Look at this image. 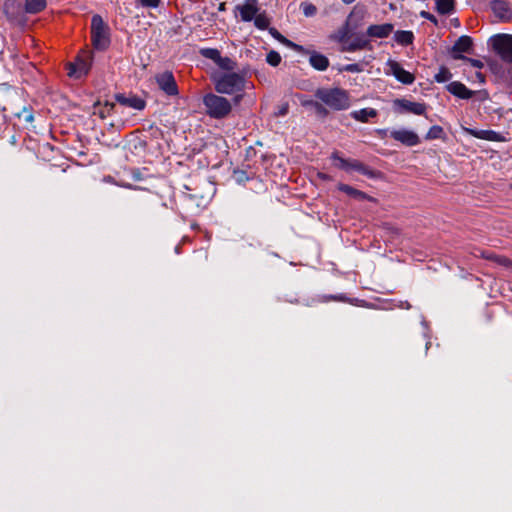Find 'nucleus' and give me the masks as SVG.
Listing matches in <instances>:
<instances>
[{
    "label": "nucleus",
    "mask_w": 512,
    "mask_h": 512,
    "mask_svg": "<svg viewBox=\"0 0 512 512\" xmlns=\"http://www.w3.org/2000/svg\"><path fill=\"white\" fill-rule=\"evenodd\" d=\"M386 74L393 75L399 82L410 85L415 77L409 71H406L397 61L389 59L386 63Z\"/></svg>",
    "instance_id": "nucleus-10"
},
{
    "label": "nucleus",
    "mask_w": 512,
    "mask_h": 512,
    "mask_svg": "<svg viewBox=\"0 0 512 512\" xmlns=\"http://www.w3.org/2000/svg\"><path fill=\"white\" fill-rule=\"evenodd\" d=\"M114 108L113 103H106L105 110L101 112V116L104 117V113H110V111Z\"/></svg>",
    "instance_id": "nucleus-42"
},
{
    "label": "nucleus",
    "mask_w": 512,
    "mask_h": 512,
    "mask_svg": "<svg viewBox=\"0 0 512 512\" xmlns=\"http://www.w3.org/2000/svg\"><path fill=\"white\" fill-rule=\"evenodd\" d=\"M338 189L354 199L371 200V197L368 196L366 193H364L358 189H355L350 185L340 183L338 185Z\"/></svg>",
    "instance_id": "nucleus-22"
},
{
    "label": "nucleus",
    "mask_w": 512,
    "mask_h": 512,
    "mask_svg": "<svg viewBox=\"0 0 512 512\" xmlns=\"http://www.w3.org/2000/svg\"><path fill=\"white\" fill-rule=\"evenodd\" d=\"M91 38L93 46L98 50L106 49L110 43L107 26L99 15L92 17Z\"/></svg>",
    "instance_id": "nucleus-5"
},
{
    "label": "nucleus",
    "mask_w": 512,
    "mask_h": 512,
    "mask_svg": "<svg viewBox=\"0 0 512 512\" xmlns=\"http://www.w3.org/2000/svg\"><path fill=\"white\" fill-rule=\"evenodd\" d=\"M241 98H242V95H240V94H239V95H237V96L234 98L235 103H236V104H238V103L240 102Z\"/></svg>",
    "instance_id": "nucleus-43"
},
{
    "label": "nucleus",
    "mask_w": 512,
    "mask_h": 512,
    "mask_svg": "<svg viewBox=\"0 0 512 512\" xmlns=\"http://www.w3.org/2000/svg\"><path fill=\"white\" fill-rule=\"evenodd\" d=\"M442 135H443V128L441 126L434 125L428 130L425 138L427 140L439 139L442 137Z\"/></svg>",
    "instance_id": "nucleus-30"
},
{
    "label": "nucleus",
    "mask_w": 512,
    "mask_h": 512,
    "mask_svg": "<svg viewBox=\"0 0 512 512\" xmlns=\"http://www.w3.org/2000/svg\"><path fill=\"white\" fill-rule=\"evenodd\" d=\"M491 9L499 20L508 21L512 18V11L509 3L505 0H494L491 2Z\"/></svg>",
    "instance_id": "nucleus-12"
},
{
    "label": "nucleus",
    "mask_w": 512,
    "mask_h": 512,
    "mask_svg": "<svg viewBox=\"0 0 512 512\" xmlns=\"http://www.w3.org/2000/svg\"><path fill=\"white\" fill-rule=\"evenodd\" d=\"M395 41L403 46L409 45L414 40L413 32L406 30H399L394 33Z\"/></svg>",
    "instance_id": "nucleus-26"
},
{
    "label": "nucleus",
    "mask_w": 512,
    "mask_h": 512,
    "mask_svg": "<svg viewBox=\"0 0 512 512\" xmlns=\"http://www.w3.org/2000/svg\"><path fill=\"white\" fill-rule=\"evenodd\" d=\"M390 131L389 129H377L376 130V133L377 135L380 137V138H385L387 137L388 135L390 136Z\"/></svg>",
    "instance_id": "nucleus-41"
},
{
    "label": "nucleus",
    "mask_w": 512,
    "mask_h": 512,
    "mask_svg": "<svg viewBox=\"0 0 512 512\" xmlns=\"http://www.w3.org/2000/svg\"><path fill=\"white\" fill-rule=\"evenodd\" d=\"M369 46V40L363 34L354 36L345 48L346 51L354 52L365 49Z\"/></svg>",
    "instance_id": "nucleus-20"
},
{
    "label": "nucleus",
    "mask_w": 512,
    "mask_h": 512,
    "mask_svg": "<svg viewBox=\"0 0 512 512\" xmlns=\"http://www.w3.org/2000/svg\"><path fill=\"white\" fill-rule=\"evenodd\" d=\"M116 101L122 106L130 107L135 110H143L145 108V101L136 95L116 94Z\"/></svg>",
    "instance_id": "nucleus-14"
},
{
    "label": "nucleus",
    "mask_w": 512,
    "mask_h": 512,
    "mask_svg": "<svg viewBox=\"0 0 512 512\" xmlns=\"http://www.w3.org/2000/svg\"><path fill=\"white\" fill-rule=\"evenodd\" d=\"M331 159L333 160V165L336 168L341 169L347 173L355 171L370 179H375L380 175L379 172L375 171L357 159L343 158L337 151L332 153Z\"/></svg>",
    "instance_id": "nucleus-3"
},
{
    "label": "nucleus",
    "mask_w": 512,
    "mask_h": 512,
    "mask_svg": "<svg viewBox=\"0 0 512 512\" xmlns=\"http://www.w3.org/2000/svg\"><path fill=\"white\" fill-rule=\"evenodd\" d=\"M472 48V39L469 36H461L452 47L454 59H466L462 53H469Z\"/></svg>",
    "instance_id": "nucleus-13"
},
{
    "label": "nucleus",
    "mask_w": 512,
    "mask_h": 512,
    "mask_svg": "<svg viewBox=\"0 0 512 512\" xmlns=\"http://www.w3.org/2000/svg\"><path fill=\"white\" fill-rule=\"evenodd\" d=\"M489 45L503 61L512 62V35H494L489 39Z\"/></svg>",
    "instance_id": "nucleus-6"
},
{
    "label": "nucleus",
    "mask_w": 512,
    "mask_h": 512,
    "mask_svg": "<svg viewBox=\"0 0 512 512\" xmlns=\"http://www.w3.org/2000/svg\"><path fill=\"white\" fill-rule=\"evenodd\" d=\"M269 33L270 35L280 41L281 43H283L285 46L293 49L294 51L296 52H305V48L301 45H298L290 40H288L287 38H285L276 28H270L269 29Z\"/></svg>",
    "instance_id": "nucleus-21"
},
{
    "label": "nucleus",
    "mask_w": 512,
    "mask_h": 512,
    "mask_svg": "<svg viewBox=\"0 0 512 512\" xmlns=\"http://www.w3.org/2000/svg\"><path fill=\"white\" fill-rule=\"evenodd\" d=\"M91 67V55L88 52H83L79 55L74 63L68 66V75L74 78H80L86 75Z\"/></svg>",
    "instance_id": "nucleus-9"
},
{
    "label": "nucleus",
    "mask_w": 512,
    "mask_h": 512,
    "mask_svg": "<svg viewBox=\"0 0 512 512\" xmlns=\"http://www.w3.org/2000/svg\"><path fill=\"white\" fill-rule=\"evenodd\" d=\"M305 105L313 106L319 114H326L327 113L326 109L321 104H319L318 102L308 101V102L305 103Z\"/></svg>",
    "instance_id": "nucleus-37"
},
{
    "label": "nucleus",
    "mask_w": 512,
    "mask_h": 512,
    "mask_svg": "<svg viewBox=\"0 0 512 512\" xmlns=\"http://www.w3.org/2000/svg\"><path fill=\"white\" fill-rule=\"evenodd\" d=\"M447 90L460 99H470L474 95V91L468 89L463 83L454 81L448 84Z\"/></svg>",
    "instance_id": "nucleus-19"
},
{
    "label": "nucleus",
    "mask_w": 512,
    "mask_h": 512,
    "mask_svg": "<svg viewBox=\"0 0 512 512\" xmlns=\"http://www.w3.org/2000/svg\"><path fill=\"white\" fill-rule=\"evenodd\" d=\"M451 78V73L445 69V68H442L436 75H435V80L438 82V83H443V82H446L448 81L449 79Z\"/></svg>",
    "instance_id": "nucleus-35"
},
{
    "label": "nucleus",
    "mask_w": 512,
    "mask_h": 512,
    "mask_svg": "<svg viewBox=\"0 0 512 512\" xmlns=\"http://www.w3.org/2000/svg\"><path fill=\"white\" fill-rule=\"evenodd\" d=\"M161 0H136V5L143 8L155 9L160 5Z\"/></svg>",
    "instance_id": "nucleus-33"
},
{
    "label": "nucleus",
    "mask_w": 512,
    "mask_h": 512,
    "mask_svg": "<svg viewBox=\"0 0 512 512\" xmlns=\"http://www.w3.org/2000/svg\"><path fill=\"white\" fill-rule=\"evenodd\" d=\"M286 113V109H281L280 114L284 115Z\"/></svg>",
    "instance_id": "nucleus-45"
},
{
    "label": "nucleus",
    "mask_w": 512,
    "mask_h": 512,
    "mask_svg": "<svg viewBox=\"0 0 512 512\" xmlns=\"http://www.w3.org/2000/svg\"><path fill=\"white\" fill-rule=\"evenodd\" d=\"M465 132L469 135L478 138L483 139L487 141H502L503 137L500 133L493 131V130H477V129H471V128H464Z\"/></svg>",
    "instance_id": "nucleus-18"
},
{
    "label": "nucleus",
    "mask_w": 512,
    "mask_h": 512,
    "mask_svg": "<svg viewBox=\"0 0 512 512\" xmlns=\"http://www.w3.org/2000/svg\"><path fill=\"white\" fill-rule=\"evenodd\" d=\"M266 61L273 67H276L281 62V56L278 52L272 50L267 54Z\"/></svg>",
    "instance_id": "nucleus-31"
},
{
    "label": "nucleus",
    "mask_w": 512,
    "mask_h": 512,
    "mask_svg": "<svg viewBox=\"0 0 512 512\" xmlns=\"http://www.w3.org/2000/svg\"><path fill=\"white\" fill-rule=\"evenodd\" d=\"M377 116V110L374 108H363L351 112V117L360 122H368L370 118Z\"/></svg>",
    "instance_id": "nucleus-23"
},
{
    "label": "nucleus",
    "mask_w": 512,
    "mask_h": 512,
    "mask_svg": "<svg viewBox=\"0 0 512 512\" xmlns=\"http://www.w3.org/2000/svg\"><path fill=\"white\" fill-rule=\"evenodd\" d=\"M301 54L309 55V63L310 65L318 70V71H324L329 66V60L328 58L316 51H308L305 49V52H300Z\"/></svg>",
    "instance_id": "nucleus-16"
},
{
    "label": "nucleus",
    "mask_w": 512,
    "mask_h": 512,
    "mask_svg": "<svg viewBox=\"0 0 512 512\" xmlns=\"http://www.w3.org/2000/svg\"><path fill=\"white\" fill-rule=\"evenodd\" d=\"M511 188H512V185H511Z\"/></svg>",
    "instance_id": "nucleus-46"
},
{
    "label": "nucleus",
    "mask_w": 512,
    "mask_h": 512,
    "mask_svg": "<svg viewBox=\"0 0 512 512\" xmlns=\"http://www.w3.org/2000/svg\"><path fill=\"white\" fill-rule=\"evenodd\" d=\"M155 81L161 91L168 96H177L178 86L171 71H164L155 75Z\"/></svg>",
    "instance_id": "nucleus-8"
},
{
    "label": "nucleus",
    "mask_w": 512,
    "mask_h": 512,
    "mask_svg": "<svg viewBox=\"0 0 512 512\" xmlns=\"http://www.w3.org/2000/svg\"><path fill=\"white\" fill-rule=\"evenodd\" d=\"M393 108L396 113L404 114L410 113L414 115H424L426 112V105L421 102H413L405 98L395 99L393 101Z\"/></svg>",
    "instance_id": "nucleus-7"
},
{
    "label": "nucleus",
    "mask_w": 512,
    "mask_h": 512,
    "mask_svg": "<svg viewBox=\"0 0 512 512\" xmlns=\"http://www.w3.org/2000/svg\"><path fill=\"white\" fill-rule=\"evenodd\" d=\"M215 89L218 93L232 95L244 91L248 82L241 73L226 71L214 77Z\"/></svg>",
    "instance_id": "nucleus-1"
},
{
    "label": "nucleus",
    "mask_w": 512,
    "mask_h": 512,
    "mask_svg": "<svg viewBox=\"0 0 512 512\" xmlns=\"http://www.w3.org/2000/svg\"><path fill=\"white\" fill-rule=\"evenodd\" d=\"M420 16L434 22L435 24L437 23L436 17L427 11H421Z\"/></svg>",
    "instance_id": "nucleus-39"
},
{
    "label": "nucleus",
    "mask_w": 512,
    "mask_h": 512,
    "mask_svg": "<svg viewBox=\"0 0 512 512\" xmlns=\"http://www.w3.org/2000/svg\"><path fill=\"white\" fill-rule=\"evenodd\" d=\"M394 26L390 23L370 25L366 35L373 38H386L393 32Z\"/></svg>",
    "instance_id": "nucleus-17"
},
{
    "label": "nucleus",
    "mask_w": 512,
    "mask_h": 512,
    "mask_svg": "<svg viewBox=\"0 0 512 512\" xmlns=\"http://www.w3.org/2000/svg\"><path fill=\"white\" fill-rule=\"evenodd\" d=\"M46 5V0H26L25 11L30 14H36L45 9Z\"/></svg>",
    "instance_id": "nucleus-25"
},
{
    "label": "nucleus",
    "mask_w": 512,
    "mask_h": 512,
    "mask_svg": "<svg viewBox=\"0 0 512 512\" xmlns=\"http://www.w3.org/2000/svg\"><path fill=\"white\" fill-rule=\"evenodd\" d=\"M435 4L440 14H449L454 10V0H435Z\"/></svg>",
    "instance_id": "nucleus-27"
},
{
    "label": "nucleus",
    "mask_w": 512,
    "mask_h": 512,
    "mask_svg": "<svg viewBox=\"0 0 512 512\" xmlns=\"http://www.w3.org/2000/svg\"><path fill=\"white\" fill-rule=\"evenodd\" d=\"M390 137L408 147L416 146L420 143L419 136L414 131L406 128L392 129Z\"/></svg>",
    "instance_id": "nucleus-11"
},
{
    "label": "nucleus",
    "mask_w": 512,
    "mask_h": 512,
    "mask_svg": "<svg viewBox=\"0 0 512 512\" xmlns=\"http://www.w3.org/2000/svg\"><path fill=\"white\" fill-rule=\"evenodd\" d=\"M253 20H254V25L260 30H264V29L268 28V26L270 24L269 19L264 14H256V16L253 18Z\"/></svg>",
    "instance_id": "nucleus-29"
},
{
    "label": "nucleus",
    "mask_w": 512,
    "mask_h": 512,
    "mask_svg": "<svg viewBox=\"0 0 512 512\" xmlns=\"http://www.w3.org/2000/svg\"><path fill=\"white\" fill-rule=\"evenodd\" d=\"M216 64L225 70H232L234 68V62L228 57L220 56V60L216 62Z\"/></svg>",
    "instance_id": "nucleus-34"
},
{
    "label": "nucleus",
    "mask_w": 512,
    "mask_h": 512,
    "mask_svg": "<svg viewBox=\"0 0 512 512\" xmlns=\"http://www.w3.org/2000/svg\"><path fill=\"white\" fill-rule=\"evenodd\" d=\"M302 10L306 17H311L316 14V7L313 4H302Z\"/></svg>",
    "instance_id": "nucleus-36"
},
{
    "label": "nucleus",
    "mask_w": 512,
    "mask_h": 512,
    "mask_svg": "<svg viewBox=\"0 0 512 512\" xmlns=\"http://www.w3.org/2000/svg\"><path fill=\"white\" fill-rule=\"evenodd\" d=\"M342 1H343L344 3H346V4H350V3L354 2L355 0H342Z\"/></svg>",
    "instance_id": "nucleus-44"
},
{
    "label": "nucleus",
    "mask_w": 512,
    "mask_h": 512,
    "mask_svg": "<svg viewBox=\"0 0 512 512\" xmlns=\"http://www.w3.org/2000/svg\"><path fill=\"white\" fill-rule=\"evenodd\" d=\"M15 116L25 123H32L34 120L32 109L26 106L21 111L15 113Z\"/></svg>",
    "instance_id": "nucleus-28"
},
{
    "label": "nucleus",
    "mask_w": 512,
    "mask_h": 512,
    "mask_svg": "<svg viewBox=\"0 0 512 512\" xmlns=\"http://www.w3.org/2000/svg\"><path fill=\"white\" fill-rule=\"evenodd\" d=\"M20 5L15 0H6L4 2L3 10L10 21L18 22V11Z\"/></svg>",
    "instance_id": "nucleus-24"
},
{
    "label": "nucleus",
    "mask_w": 512,
    "mask_h": 512,
    "mask_svg": "<svg viewBox=\"0 0 512 512\" xmlns=\"http://www.w3.org/2000/svg\"><path fill=\"white\" fill-rule=\"evenodd\" d=\"M344 70L352 73H357L361 71L359 64H348L344 67Z\"/></svg>",
    "instance_id": "nucleus-38"
},
{
    "label": "nucleus",
    "mask_w": 512,
    "mask_h": 512,
    "mask_svg": "<svg viewBox=\"0 0 512 512\" xmlns=\"http://www.w3.org/2000/svg\"><path fill=\"white\" fill-rule=\"evenodd\" d=\"M203 104L207 115L214 119H223L232 110L231 102L228 99L213 93L204 96Z\"/></svg>",
    "instance_id": "nucleus-4"
},
{
    "label": "nucleus",
    "mask_w": 512,
    "mask_h": 512,
    "mask_svg": "<svg viewBox=\"0 0 512 512\" xmlns=\"http://www.w3.org/2000/svg\"><path fill=\"white\" fill-rule=\"evenodd\" d=\"M202 55L208 59L213 60L215 63L218 60H220V56H221L220 52L217 49H212V48L202 50Z\"/></svg>",
    "instance_id": "nucleus-32"
},
{
    "label": "nucleus",
    "mask_w": 512,
    "mask_h": 512,
    "mask_svg": "<svg viewBox=\"0 0 512 512\" xmlns=\"http://www.w3.org/2000/svg\"><path fill=\"white\" fill-rule=\"evenodd\" d=\"M315 96L329 108L340 111L350 106L348 93L340 88H320Z\"/></svg>",
    "instance_id": "nucleus-2"
},
{
    "label": "nucleus",
    "mask_w": 512,
    "mask_h": 512,
    "mask_svg": "<svg viewBox=\"0 0 512 512\" xmlns=\"http://www.w3.org/2000/svg\"><path fill=\"white\" fill-rule=\"evenodd\" d=\"M240 17L244 22H250L258 13L257 0H246L244 4L238 5Z\"/></svg>",
    "instance_id": "nucleus-15"
},
{
    "label": "nucleus",
    "mask_w": 512,
    "mask_h": 512,
    "mask_svg": "<svg viewBox=\"0 0 512 512\" xmlns=\"http://www.w3.org/2000/svg\"><path fill=\"white\" fill-rule=\"evenodd\" d=\"M465 60L468 61L473 67H476V68H481L483 66V64L480 60L467 58V57Z\"/></svg>",
    "instance_id": "nucleus-40"
}]
</instances>
